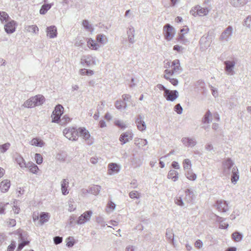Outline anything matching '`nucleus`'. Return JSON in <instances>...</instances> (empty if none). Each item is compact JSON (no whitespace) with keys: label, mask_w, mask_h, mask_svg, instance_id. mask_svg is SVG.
I'll list each match as a JSON object with an SVG mask.
<instances>
[{"label":"nucleus","mask_w":251,"mask_h":251,"mask_svg":"<svg viewBox=\"0 0 251 251\" xmlns=\"http://www.w3.org/2000/svg\"><path fill=\"white\" fill-rule=\"evenodd\" d=\"M164 67L167 68L165 71V78H170L169 76L174 74H179L181 71L179 61L177 59L174 60L172 62L170 61L165 60L164 61Z\"/></svg>","instance_id":"nucleus-1"},{"label":"nucleus","mask_w":251,"mask_h":251,"mask_svg":"<svg viewBox=\"0 0 251 251\" xmlns=\"http://www.w3.org/2000/svg\"><path fill=\"white\" fill-rule=\"evenodd\" d=\"M163 34L164 39L169 42L174 37L176 34V30L172 25L167 24L163 26Z\"/></svg>","instance_id":"nucleus-2"},{"label":"nucleus","mask_w":251,"mask_h":251,"mask_svg":"<svg viewBox=\"0 0 251 251\" xmlns=\"http://www.w3.org/2000/svg\"><path fill=\"white\" fill-rule=\"evenodd\" d=\"M63 133L65 136L70 140H76L78 136V130H76L74 127H69L65 128L63 130Z\"/></svg>","instance_id":"nucleus-3"},{"label":"nucleus","mask_w":251,"mask_h":251,"mask_svg":"<svg viewBox=\"0 0 251 251\" xmlns=\"http://www.w3.org/2000/svg\"><path fill=\"white\" fill-rule=\"evenodd\" d=\"M63 110L64 108L61 105L58 104L56 106L55 109L51 115V117L52 118V122L57 123L59 122L60 117L63 114Z\"/></svg>","instance_id":"nucleus-4"},{"label":"nucleus","mask_w":251,"mask_h":251,"mask_svg":"<svg viewBox=\"0 0 251 251\" xmlns=\"http://www.w3.org/2000/svg\"><path fill=\"white\" fill-rule=\"evenodd\" d=\"M232 33L233 28L229 25L222 32L219 39L222 42H227L230 39Z\"/></svg>","instance_id":"nucleus-5"},{"label":"nucleus","mask_w":251,"mask_h":251,"mask_svg":"<svg viewBox=\"0 0 251 251\" xmlns=\"http://www.w3.org/2000/svg\"><path fill=\"white\" fill-rule=\"evenodd\" d=\"M93 212L91 210L86 211L81 214L76 221L78 225H83L90 221L92 216Z\"/></svg>","instance_id":"nucleus-6"},{"label":"nucleus","mask_w":251,"mask_h":251,"mask_svg":"<svg viewBox=\"0 0 251 251\" xmlns=\"http://www.w3.org/2000/svg\"><path fill=\"white\" fill-rule=\"evenodd\" d=\"M234 163L230 158L226 160L223 163V173L226 176H229L231 174Z\"/></svg>","instance_id":"nucleus-7"},{"label":"nucleus","mask_w":251,"mask_h":251,"mask_svg":"<svg viewBox=\"0 0 251 251\" xmlns=\"http://www.w3.org/2000/svg\"><path fill=\"white\" fill-rule=\"evenodd\" d=\"M163 96L168 101H174L178 97V92L176 90H166Z\"/></svg>","instance_id":"nucleus-8"},{"label":"nucleus","mask_w":251,"mask_h":251,"mask_svg":"<svg viewBox=\"0 0 251 251\" xmlns=\"http://www.w3.org/2000/svg\"><path fill=\"white\" fill-rule=\"evenodd\" d=\"M144 117L141 114L137 116L135 119V124L138 130L141 131H145L146 129V125L144 121Z\"/></svg>","instance_id":"nucleus-9"},{"label":"nucleus","mask_w":251,"mask_h":251,"mask_svg":"<svg viewBox=\"0 0 251 251\" xmlns=\"http://www.w3.org/2000/svg\"><path fill=\"white\" fill-rule=\"evenodd\" d=\"M133 137V134L131 131H127L123 133L120 136L119 140L122 145H124L131 140Z\"/></svg>","instance_id":"nucleus-10"},{"label":"nucleus","mask_w":251,"mask_h":251,"mask_svg":"<svg viewBox=\"0 0 251 251\" xmlns=\"http://www.w3.org/2000/svg\"><path fill=\"white\" fill-rule=\"evenodd\" d=\"M78 133L80 134V136L82 137L87 141V144L88 145H91L93 144V140L92 139H90V135L89 132L85 128H79Z\"/></svg>","instance_id":"nucleus-11"},{"label":"nucleus","mask_w":251,"mask_h":251,"mask_svg":"<svg viewBox=\"0 0 251 251\" xmlns=\"http://www.w3.org/2000/svg\"><path fill=\"white\" fill-rule=\"evenodd\" d=\"M81 62L82 64H86L88 66L95 65L96 58L90 55H84L81 57Z\"/></svg>","instance_id":"nucleus-12"},{"label":"nucleus","mask_w":251,"mask_h":251,"mask_svg":"<svg viewBox=\"0 0 251 251\" xmlns=\"http://www.w3.org/2000/svg\"><path fill=\"white\" fill-rule=\"evenodd\" d=\"M215 206L217 209L220 212H226L229 210L228 204L227 202L225 201H217Z\"/></svg>","instance_id":"nucleus-13"},{"label":"nucleus","mask_w":251,"mask_h":251,"mask_svg":"<svg viewBox=\"0 0 251 251\" xmlns=\"http://www.w3.org/2000/svg\"><path fill=\"white\" fill-rule=\"evenodd\" d=\"M195 10H196V12L193 10H191L190 12L194 16H195L196 13L197 15L202 16L206 15L209 12V10L207 8H202L200 7V6L195 7Z\"/></svg>","instance_id":"nucleus-14"},{"label":"nucleus","mask_w":251,"mask_h":251,"mask_svg":"<svg viewBox=\"0 0 251 251\" xmlns=\"http://www.w3.org/2000/svg\"><path fill=\"white\" fill-rule=\"evenodd\" d=\"M87 47L91 50H98L101 47V46L98 44L97 41L92 38H89L87 41Z\"/></svg>","instance_id":"nucleus-15"},{"label":"nucleus","mask_w":251,"mask_h":251,"mask_svg":"<svg viewBox=\"0 0 251 251\" xmlns=\"http://www.w3.org/2000/svg\"><path fill=\"white\" fill-rule=\"evenodd\" d=\"M108 174L112 175L118 173L120 171V167L116 163H111L108 164Z\"/></svg>","instance_id":"nucleus-16"},{"label":"nucleus","mask_w":251,"mask_h":251,"mask_svg":"<svg viewBox=\"0 0 251 251\" xmlns=\"http://www.w3.org/2000/svg\"><path fill=\"white\" fill-rule=\"evenodd\" d=\"M225 71L228 74H233V68L235 65V62L233 61H226L224 62Z\"/></svg>","instance_id":"nucleus-17"},{"label":"nucleus","mask_w":251,"mask_h":251,"mask_svg":"<svg viewBox=\"0 0 251 251\" xmlns=\"http://www.w3.org/2000/svg\"><path fill=\"white\" fill-rule=\"evenodd\" d=\"M96 41L101 47L106 45L108 42V37L103 34H98L96 37Z\"/></svg>","instance_id":"nucleus-18"},{"label":"nucleus","mask_w":251,"mask_h":251,"mask_svg":"<svg viewBox=\"0 0 251 251\" xmlns=\"http://www.w3.org/2000/svg\"><path fill=\"white\" fill-rule=\"evenodd\" d=\"M16 22L12 20L7 23L4 26V29L6 33L11 34L15 31Z\"/></svg>","instance_id":"nucleus-19"},{"label":"nucleus","mask_w":251,"mask_h":251,"mask_svg":"<svg viewBox=\"0 0 251 251\" xmlns=\"http://www.w3.org/2000/svg\"><path fill=\"white\" fill-rule=\"evenodd\" d=\"M188 31V29L182 28L180 30V32L179 33L178 41L183 44H185L187 42V35Z\"/></svg>","instance_id":"nucleus-20"},{"label":"nucleus","mask_w":251,"mask_h":251,"mask_svg":"<svg viewBox=\"0 0 251 251\" xmlns=\"http://www.w3.org/2000/svg\"><path fill=\"white\" fill-rule=\"evenodd\" d=\"M46 32L47 33V35L50 38H54L57 36V28L54 25H51L48 27L46 29Z\"/></svg>","instance_id":"nucleus-21"},{"label":"nucleus","mask_w":251,"mask_h":251,"mask_svg":"<svg viewBox=\"0 0 251 251\" xmlns=\"http://www.w3.org/2000/svg\"><path fill=\"white\" fill-rule=\"evenodd\" d=\"M127 35L128 36V40L129 42L131 44L134 43L135 42V30L133 26H130L128 27L127 30Z\"/></svg>","instance_id":"nucleus-22"},{"label":"nucleus","mask_w":251,"mask_h":251,"mask_svg":"<svg viewBox=\"0 0 251 251\" xmlns=\"http://www.w3.org/2000/svg\"><path fill=\"white\" fill-rule=\"evenodd\" d=\"M35 106L41 105L45 101V99L43 95H37L32 97Z\"/></svg>","instance_id":"nucleus-23"},{"label":"nucleus","mask_w":251,"mask_h":251,"mask_svg":"<svg viewBox=\"0 0 251 251\" xmlns=\"http://www.w3.org/2000/svg\"><path fill=\"white\" fill-rule=\"evenodd\" d=\"M69 180L68 179H63L61 182V192L63 195H66L69 193L67 189L69 187Z\"/></svg>","instance_id":"nucleus-24"},{"label":"nucleus","mask_w":251,"mask_h":251,"mask_svg":"<svg viewBox=\"0 0 251 251\" xmlns=\"http://www.w3.org/2000/svg\"><path fill=\"white\" fill-rule=\"evenodd\" d=\"M248 0H229L231 5L234 7H240L245 5Z\"/></svg>","instance_id":"nucleus-25"},{"label":"nucleus","mask_w":251,"mask_h":251,"mask_svg":"<svg viewBox=\"0 0 251 251\" xmlns=\"http://www.w3.org/2000/svg\"><path fill=\"white\" fill-rule=\"evenodd\" d=\"M231 180L232 183L235 184L237 180L239 179V175L238 173V169L236 166H234L232 168V170L231 172Z\"/></svg>","instance_id":"nucleus-26"},{"label":"nucleus","mask_w":251,"mask_h":251,"mask_svg":"<svg viewBox=\"0 0 251 251\" xmlns=\"http://www.w3.org/2000/svg\"><path fill=\"white\" fill-rule=\"evenodd\" d=\"M26 168L29 169L30 172L34 174H37L39 170L38 167L32 162L27 163Z\"/></svg>","instance_id":"nucleus-27"},{"label":"nucleus","mask_w":251,"mask_h":251,"mask_svg":"<svg viewBox=\"0 0 251 251\" xmlns=\"http://www.w3.org/2000/svg\"><path fill=\"white\" fill-rule=\"evenodd\" d=\"M10 185V181L8 179L2 181L0 184L1 192L3 193L7 192L9 190Z\"/></svg>","instance_id":"nucleus-28"},{"label":"nucleus","mask_w":251,"mask_h":251,"mask_svg":"<svg viewBox=\"0 0 251 251\" xmlns=\"http://www.w3.org/2000/svg\"><path fill=\"white\" fill-rule=\"evenodd\" d=\"M15 161L22 168H25L27 163L25 162L24 159L20 155H18L15 157Z\"/></svg>","instance_id":"nucleus-29"},{"label":"nucleus","mask_w":251,"mask_h":251,"mask_svg":"<svg viewBox=\"0 0 251 251\" xmlns=\"http://www.w3.org/2000/svg\"><path fill=\"white\" fill-rule=\"evenodd\" d=\"M212 120V114L209 110H208L204 115L202 122L203 124H209Z\"/></svg>","instance_id":"nucleus-30"},{"label":"nucleus","mask_w":251,"mask_h":251,"mask_svg":"<svg viewBox=\"0 0 251 251\" xmlns=\"http://www.w3.org/2000/svg\"><path fill=\"white\" fill-rule=\"evenodd\" d=\"M135 145L139 148L145 146L148 144V141L146 139L135 138L134 140Z\"/></svg>","instance_id":"nucleus-31"},{"label":"nucleus","mask_w":251,"mask_h":251,"mask_svg":"<svg viewBox=\"0 0 251 251\" xmlns=\"http://www.w3.org/2000/svg\"><path fill=\"white\" fill-rule=\"evenodd\" d=\"M166 237L169 241V242L174 245V234L173 233L172 229H167L166 232Z\"/></svg>","instance_id":"nucleus-32"},{"label":"nucleus","mask_w":251,"mask_h":251,"mask_svg":"<svg viewBox=\"0 0 251 251\" xmlns=\"http://www.w3.org/2000/svg\"><path fill=\"white\" fill-rule=\"evenodd\" d=\"M20 238L21 242L19 244L17 250L18 251L21 250L25 246L28 245L29 243V241L25 240L22 236V234H20Z\"/></svg>","instance_id":"nucleus-33"},{"label":"nucleus","mask_w":251,"mask_h":251,"mask_svg":"<svg viewBox=\"0 0 251 251\" xmlns=\"http://www.w3.org/2000/svg\"><path fill=\"white\" fill-rule=\"evenodd\" d=\"M231 236L233 240L235 242H239L241 241L243 237V234L238 231L234 232L232 234Z\"/></svg>","instance_id":"nucleus-34"},{"label":"nucleus","mask_w":251,"mask_h":251,"mask_svg":"<svg viewBox=\"0 0 251 251\" xmlns=\"http://www.w3.org/2000/svg\"><path fill=\"white\" fill-rule=\"evenodd\" d=\"M101 189V187L99 185H93L89 188V191L90 192V194L94 195H97L99 194Z\"/></svg>","instance_id":"nucleus-35"},{"label":"nucleus","mask_w":251,"mask_h":251,"mask_svg":"<svg viewBox=\"0 0 251 251\" xmlns=\"http://www.w3.org/2000/svg\"><path fill=\"white\" fill-rule=\"evenodd\" d=\"M50 218V215L48 213L42 212L40 215V221L41 224H43L49 221Z\"/></svg>","instance_id":"nucleus-36"},{"label":"nucleus","mask_w":251,"mask_h":251,"mask_svg":"<svg viewBox=\"0 0 251 251\" xmlns=\"http://www.w3.org/2000/svg\"><path fill=\"white\" fill-rule=\"evenodd\" d=\"M82 25L86 30L90 32H93L94 28L92 25L89 23V21L87 20H84L82 21Z\"/></svg>","instance_id":"nucleus-37"},{"label":"nucleus","mask_w":251,"mask_h":251,"mask_svg":"<svg viewBox=\"0 0 251 251\" xmlns=\"http://www.w3.org/2000/svg\"><path fill=\"white\" fill-rule=\"evenodd\" d=\"M30 144L31 145L40 147H43L44 145V143L42 140L37 138H33L31 141Z\"/></svg>","instance_id":"nucleus-38"},{"label":"nucleus","mask_w":251,"mask_h":251,"mask_svg":"<svg viewBox=\"0 0 251 251\" xmlns=\"http://www.w3.org/2000/svg\"><path fill=\"white\" fill-rule=\"evenodd\" d=\"M52 4H43L40 10V13L42 15H44L47 13V12L50 9V8L51 7V6Z\"/></svg>","instance_id":"nucleus-39"},{"label":"nucleus","mask_w":251,"mask_h":251,"mask_svg":"<svg viewBox=\"0 0 251 251\" xmlns=\"http://www.w3.org/2000/svg\"><path fill=\"white\" fill-rule=\"evenodd\" d=\"M27 32L37 33L38 31V27L36 25H27L25 27Z\"/></svg>","instance_id":"nucleus-40"},{"label":"nucleus","mask_w":251,"mask_h":251,"mask_svg":"<svg viewBox=\"0 0 251 251\" xmlns=\"http://www.w3.org/2000/svg\"><path fill=\"white\" fill-rule=\"evenodd\" d=\"M115 126L121 129H125L128 126V125L122 120H115L114 122Z\"/></svg>","instance_id":"nucleus-41"},{"label":"nucleus","mask_w":251,"mask_h":251,"mask_svg":"<svg viewBox=\"0 0 251 251\" xmlns=\"http://www.w3.org/2000/svg\"><path fill=\"white\" fill-rule=\"evenodd\" d=\"M177 173L175 170H171L168 174V178L175 181L178 178Z\"/></svg>","instance_id":"nucleus-42"},{"label":"nucleus","mask_w":251,"mask_h":251,"mask_svg":"<svg viewBox=\"0 0 251 251\" xmlns=\"http://www.w3.org/2000/svg\"><path fill=\"white\" fill-rule=\"evenodd\" d=\"M34 102V100H32V97H31L29 99H28L26 101H25L23 105L25 107H26V108L34 107H35V104Z\"/></svg>","instance_id":"nucleus-43"},{"label":"nucleus","mask_w":251,"mask_h":251,"mask_svg":"<svg viewBox=\"0 0 251 251\" xmlns=\"http://www.w3.org/2000/svg\"><path fill=\"white\" fill-rule=\"evenodd\" d=\"M208 36H202L200 40V43L201 45H203L204 47L207 48V47H209L210 42V41H208L207 40Z\"/></svg>","instance_id":"nucleus-44"},{"label":"nucleus","mask_w":251,"mask_h":251,"mask_svg":"<svg viewBox=\"0 0 251 251\" xmlns=\"http://www.w3.org/2000/svg\"><path fill=\"white\" fill-rule=\"evenodd\" d=\"M96 222L100 225L101 226L104 227L107 224L105 223L104 219L103 217L99 216L96 218Z\"/></svg>","instance_id":"nucleus-45"},{"label":"nucleus","mask_w":251,"mask_h":251,"mask_svg":"<svg viewBox=\"0 0 251 251\" xmlns=\"http://www.w3.org/2000/svg\"><path fill=\"white\" fill-rule=\"evenodd\" d=\"M80 74L82 75H86L88 76H91L93 74V71L90 70L82 69L80 70Z\"/></svg>","instance_id":"nucleus-46"},{"label":"nucleus","mask_w":251,"mask_h":251,"mask_svg":"<svg viewBox=\"0 0 251 251\" xmlns=\"http://www.w3.org/2000/svg\"><path fill=\"white\" fill-rule=\"evenodd\" d=\"M10 146V144L7 143L3 145H0V152L1 153H4L6 152Z\"/></svg>","instance_id":"nucleus-47"},{"label":"nucleus","mask_w":251,"mask_h":251,"mask_svg":"<svg viewBox=\"0 0 251 251\" xmlns=\"http://www.w3.org/2000/svg\"><path fill=\"white\" fill-rule=\"evenodd\" d=\"M70 121V118L67 115H64L62 119L60 118L59 122L60 125H65Z\"/></svg>","instance_id":"nucleus-48"},{"label":"nucleus","mask_w":251,"mask_h":251,"mask_svg":"<svg viewBox=\"0 0 251 251\" xmlns=\"http://www.w3.org/2000/svg\"><path fill=\"white\" fill-rule=\"evenodd\" d=\"M129 196L131 199H139V193L136 191H132L129 193Z\"/></svg>","instance_id":"nucleus-49"},{"label":"nucleus","mask_w":251,"mask_h":251,"mask_svg":"<svg viewBox=\"0 0 251 251\" xmlns=\"http://www.w3.org/2000/svg\"><path fill=\"white\" fill-rule=\"evenodd\" d=\"M8 18L9 16L5 12L0 11V20L2 22L6 21Z\"/></svg>","instance_id":"nucleus-50"},{"label":"nucleus","mask_w":251,"mask_h":251,"mask_svg":"<svg viewBox=\"0 0 251 251\" xmlns=\"http://www.w3.org/2000/svg\"><path fill=\"white\" fill-rule=\"evenodd\" d=\"M35 159L38 164H41L43 162V157L39 153L35 154Z\"/></svg>","instance_id":"nucleus-51"},{"label":"nucleus","mask_w":251,"mask_h":251,"mask_svg":"<svg viewBox=\"0 0 251 251\" xmlns=\"http://www.w3.org/2000/svg\"><path fill=\"white\" fill-rule=\"evenodd\" d=\"M174 110L178 114H180L182 112V107L179 103L177 104L174 107Z\"/></svg>","instance_id":"nucleus-52"},{"label":"nucleus","mask_w":251,"mask_h":251,"mask_svg":"<svg viewBox=\"0 0 251 251\" xmlns=\"http://www.w3.org/2000/svg\"><path fill=\"white\" fill-rule=\"evenodd\" d=\"M75 244L74 239L72 237H69L67 239L66 245L68 247H72Z\"/></svg>","instance_id":"nucleus-53"},{"label":"nucleus","mask_w":251,"mask_h":251,"mask_svg":"<svg viewBox=\"0 0 251 251\" xmlns=\"http://www.w3.org/2000/svg\"><path fill=\"white\" fill-rule=\"evenodd\" d=\"M175 203L179 206H184V203L182 201V198L180 197H176L175 200Z\"/></svg>","instance_id":"nucleus-54"},{"label":"nucleus","mask_w":251,"mask_h":251,"mask_svg":"<svg viewBox=\"0 0 251 251\" xmlns=\"http://www.w3.org/2000/svg\"><path fill=\"white\" fill-rule=\"evenodd\" d=\"M16 247V242L12 241L10 245L7 248V251H14Z\"/></svg>","instance_id":"nucleus-55"},{"label":"nucleus","mask_w":251,"mask_h":251,"mask_svg":"<svg viewBox=\"0 0 251 251\" xmlns=\"http://www.w3.org/2000/svg\"><path fill=\"white\" fill-rule=\"evenodd\" d=\"M63 241L62 237L60 236H55L53 238L54 243L56 245H58L62 243Z\"/></svg>","instance_id":"nucleus-56"},{"label":"nucleus","mask_w":251,"mask_h":251,"mask_svg":"<svg viewBox=\"0 0 251 251\" xmlns=\"http://www.w3.org/2000/svg\"><path fill=\"white\" fill-rule=\"evenodd\" d=\"M209 87H210L211 90L212 91V95L215 98L217 97L218 96V93L217 89L216 88H214L212 85H209Z\"/></svg>","instance_id":"nucleus-57"},{"label":"nucleus","mask_w":251,"mask_h":251,"mask_svg":"<svg viewBox=\"0 0 251 251\" xmlns=\"http://www.w3.org/2000/svg\"><path fill=\"white\" fill-rule=\"evenodd\" d=\"M218 218H219V221L220 222V228H222V229L227 228L228 226V225L227 224H226V223H222V221L221 220L222 219V218L219 217Z\"/></svg>","instance_id":"nucleus-58"},{"label":"nucleus","mask_w":251,"mask_h":251,"mask_svg":"<svg viewBox=\"0 0 251 251\" xmlns=\"http://www.w3.org/2000/svg\"><path fill=\"white\" fill-rule=\"evenodd\" d=\"M122 103L121 100H117L115 103L116 108L118 110H121L123 107Z\"/></svg>","instance_id":"nucleus-59"},{"label":"nucleus","mask_w":251,"mask_h":251,"mask_svg":"<svg viewBox=\"0 0 251 251\" xmlns=\"http://www.w3.org/2000/svg\"><path fill=\"white\" fill-rule=\"evenodd\" d=\"M7 223L10 226H14L16 224V220L13 219H9Z\"/></svg>","instance_id":"nucleus-60"},{"label":"nucleus","mask_w":251,"mask_h":251,"mask_svg":"<svg viewBox=\"0 0 251 251\" xmlns=\"http://www.w3.org/2000/svg\"><path fill=\"white\" fill-rule=\"evenodd\" d=\"M197 144V141L194 138H189V147H193Z\"/></svg>","instance_id":"nucleus-61"},{"label":"nucleus","mask_w":251,"mask_h":251,"mask_svg":"<svg viewBox=\"0 0 251 251\" xmlns=\"http://www.w3.org/2000/svg\"><path fill=\"white\" fill-rule=\"evenodd\" d=\"M202 242L200 240H197L195 243V246L198 249L201 248L202 246Z\"/></svg>","instance_id":"nucleus-62"},{"label":"nucleus","mask_w":251,"mask_h":251,"mask_svg":"<svg viewBox=\"0 0 251 251\" xmlns=\"http://www.w3.org/2000/svg\"><path fill=\"white\" fill-rule=\"evenodd\" d=\"M76 208V206L74 205L73 203L71 201L69 202V211H73Z\"/></svg>","instance_id":"nucleus-63"},{"label":"nucleus","mask_w":251,"mask_h":251,"mask_svg":"<svg viewBox=\"0 0 251 251\" xmlns=\"http://www.w3.org/2000/svg\"><path fill=\"white\" fill-rule=\"evenodd\" d=\"M107 207L109 209H111L112 210H113L115 208L116 205H115V204L114 203H113V202L110 201L107 204Z\"/></svg>","instance_id":"nucleus-64"}]
</instances>
